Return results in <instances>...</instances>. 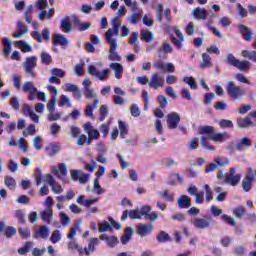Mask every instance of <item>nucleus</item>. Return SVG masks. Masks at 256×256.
I'll list each match as a JSON object with an SVG mask.
<instances>
[{"label": "nucleus", "mask_w": 256, "mask_h": 256, "mask_svg": "<svg viewBox=\"0 0 256 256\" xmlns=\"http://www.w3.org/2000/svg\"><path fill=\"white\" fill-rule=\"evenodd\" d=\"M49 237V228L47 226H42L40 229L35 230L33 234V239H47Z\"/></svg>", "instance_id": "nucleus-14"}, {"label": "nucleus", "mask_w": 256, "mask_h": 256, "mask_svg": "<svg viewBox=\"0 0 256 256\" xmlns=\"http://www.w3.org/2000/svg\"><path fill=\"white\" fill-rule=\"evenodd\" d=\"M22 91L24 93H29L28 101H35L37 99V87L31 81H27L22 86Z\"/></svg>", "instance_id": "nucleus-5"}, {"label": "nucleus", "mask_w": 256, "mask_h": 256, "mask_svg": "<svg viewBox=\"0 0 256 256\" xmlns=\"http://www.w3.org/2000/svg\"><path fill=\"white\" fill-rule=\"evenodd\" d=\"M18 233L22 239H29L31 237V230L29 228H19Z\"/></svg>", "instance_id": "nucleus-51"}, {"label": "nucleus", "mask_w": 256, "mask_h": 256, "mask_svg": "<svg viewBox=\"0 0 256 256\" xmlns=\"http://www.w3.org/2000/svg\"><path fill=\"white\" fill-rule=\"evenodd\" d=\"M52 77H57L58 79H62V77H65V71L61 68H53L51 70Z\"/></svg>", "instance_id": "nucleus-47"}, {"label": "nucleus", "mask_w": 256, "mask_h": 256, "mask_svg": "<svg viewBox=\"0 0 256 256\" xmlns=\"http://www.w3.org/2000/svg\"><path fill=\"white\" fill-rule=\"evenodd\" d=\"M109 73H111L110 69H104L100 73L98 72V75L96 76L99 81H105L107 77H109Z\"/></svg>", "instance_id": "nucleus-56"}, {"label": "nucleus", "mask_w": 256, "mask_h": 256, "mask_svg": "<svg viewBox=\"0 0 256 256\" xmlns=\"http://www.w3.org/2000/svg\"><path fill=\"white\" fill-rule=\"evenodd\" d=\"M36 185H41V181L43 179V173L41 171V168H37L36 172L34 174Z\"/></svg>", "instance_id": "nucleus-59"}, {"label": "nucleus", "mask_w": 256, "mask_h": 256, "mask_svg": "<svg viewBox=\"0 0 256 256\" xmlns=\"http://www.w3.org/2000/svg\"><path fill=\"white\" fill-rule=\"evenodd\" d=\"M110 69L114 70L115 79H121L123 77V65L117 62H112L110 64Z\"/></svg>", "instance_id": "nucleus-18"}, {"label": "nucleus", "mask_w": 256, "mask_h": 256, "mask_svg": "<svg viewBox=\"0 0 256 256\" xmlns=\"http://www.w3.org/2000/svg\"><path fill=\"white\" fill-rule=\"evenodd\" d=\"M106 231H113V227L109 222L104 221L102 223H99V232L100 233H106Z\"/></svg>", "instance_id": "nucleus-43"}, {"label": "nucleus", "mask_w": 256, "mask_h": 256, "mask_svg": "<svg viewBox=\"0 0 256 256\" xmlns=\"http://www.w3.org/2000/svg\"><path fill=\"white\" fill-rule=\"evenodd\" d=\"M129 219H141V213L139 210H130Z\"/></svg>", "instance_id": "nucleus-64"}, {"label": "nucleus", "mask_w": 256, "mask_h": 256, "mask_svg": "<svg viewBox=\"0 0 256 256\" xmlns=\"http://www.w3.org/2000/svg\"><path fill=\"white\" fill-rule=\"evenodd\" d=\"M164 84L165 81L163 80V77L159 76L157 72H154L152 74L148 83L149 87H151L152 89H158L159 87H163Z\"/></svg>", "instance_id": "nucleus-10"}, {"label": "nucleus", "mask_w": 256, "mask_h": 256, "mask_svg": "<svg viewBox=\"0 0 256 256\" xmlns=\"http://www.w3.org/2000/svg\"><path fill=\"white\" fill-rule=\"evenodd\" d=\"M239 29V33H241V35L243 36L244 41H247L248 43H251V41H253V30H251V28L240 24L238 26Z\"/></svg>", "instance_id": "nucleus-11"}, {"label": "nucleus", "mask_w": 256, "mask_h": 256, "mask_svg": "<svg viewBox=\"0 0 256 256\" xmlns=\"http://www.w3.org/2000/svg\"><path fill=\"white\" fill-rule=\"evenodd\" d=\"M28 32H29V28L25 25V23L18 22L16 33H14V37L16 39H19V37H23V35H25V33H28Z\"/></svg>", "instance_id": "nucleus-20"}, {"label": "nucleus", "mask_w": 256, "mask_h": 256, "mask_svg": "<svg viewBox=\"0 0 256 256\" xmlns=\"http://www.w3.org/2000/svg\"><path fill=\"white\" fill-rule=\"evenodd\" d=\"M224 181L228 185H232V187H235V186L239 185V181H241V175L240 174H236V175L226 174Z\"/></svg>", "instance_id": "nucleus-15"}, {"label": "nucleus", "mask_w": 256, "mask_h": 256, "mask_svg": "<svg viewBox=\"0 0 256 256\" xmlns=\"http://www.w3.org/2000/svg\"><path fill=\"white\" fill-rule=\"evenodd\" d=\"M204 191H206V203L213 201V191L208 184L204 185Z\"/></svg>", "instance_id": "nucleus-55"}, {"label": "nucleus", "mask_w": 256, "mask_h": 256, "mask_svg": "<svg viewBox=\"0 0 256 256\" xmlns=\"http://www.w3.org/2000/svg\"><path fill=\"white\" fill-rule=\"evenodd\" d=\"M142 39H144L146 43H151L153 41V32L149 30L142 32Z\"/></svg>", "instance_id": "nucleus-57"}, {"label": "nucleus", "mask_w": 256, "mask_h": 256, "mask_svg": "<svg viewBox=\"0 0 256 256\" xmlns=\"http://www.w3.org/2000/svg\"><path fill=\"white\" fill-rule=\"evenodd\" d=\"M131 237H133V228L131 227L125 228L124 234L120 238L122 245H127V242L131 241Z\"/></svg>", "instance_id": "nucleus-25"}, {"label": "nucleus", "mask_w": 256, "mask_h": 256, "mask_svg": "<svg viewBox=\"0 0 256 256\" xmlns=\"http://www.w3.org/2000/svg\"><path fill=\"white\" fill-rule=\"evenodd\" d=\"M167 120V127L168 129H177V127H179V123H181V115H179V113L177 112H172L169 113L166 116Z\"/></svg>", "instance_id": "nucleus-6"}, {"label": "nucleus", "mask_w": 256, "mask_h": 256, "mask_svg": "<svg viewBox=\"0 0 256 256\" xmlns=\"http://www.w3.org/2000/svg\"><path fill=\"white\" fill-rule=\"evenodd\" d=\"M4 183L8 189H15L17 182H15V178L11 176H6L4 179Z\"/></svg>", "instance_id": "nucleus-40"}, {"label": "nucleus", "mask_w": 256, "mask_h": 256, "mask_svg": "<svg viewBox=\"0 0 256 256\" xmlns=\"http://www.w3.org/2000/svg\"><path fill=\"white\" fill-rule=\"evenodd\" d=\"M60 30L62 33H71V31H73V24L71 23V18L69 16H65L60 21Z\"/></svg>", "instance_id": "nucleus-12"}, {"label": "nucleus", "mask_w": 256, "mask_h": 256, "mask_svg": "<svg viewBox=\"0 0 256 256\" xmlns=\"http://www.w3.org/2000/svg\"><path fill=\"white\" fill-rule=\"evenodd\" d=\"M45 151L47 152L48 157H55L59 151H61V147L57 144H50L45 148Z\"/></svg>", "instance_id": "nucleus-27"}, {"label": "nucleus", "mask_w": 256, "mask_h": 256, "mask_svg": "<svg viewBox=\"0 0 256 256\" xmlns=\"http://www.w3.org/2000/svg\"><path fill=\"white\" fill-rule=\"evenodd\" d=\"M15 217L18 220V223L21 225H25V223H27V219H25V213H23V210H16Z\"/></svg>", "instance_id": "nucleus-41"}, {"label": "nucleus", "mask_w": 256, "mask_h": 256, "mask_svg": "<svg viewBox=\"0 0 256 256\" xmlns=\"http://www.w3.org/2000/svg\"><path fill=\"white\" fill-rule=\"evenodd\" d=\"M200 69H209L213 67V63H211V56L207 53L202 54V63L199 65Z\"/></svg>", "instance_id": "nucleus-26"}, {"label": "nucleus", "mask_w": 256, "mask_h": 256, "mask_svg": "<svg viewBox=\"0 0 256 256\" xmlns=\"http://www.w3.org/2000/svg\"><path fill=\"white\" fill-rule=\"evenodd\" d=\"M255 180L254 176H245L242 180V189L246 193H249V190L253 187V181Z\"/></svg>", "instance_id": "nucleus-22"}, {"label": "nucleus", "mask_w": 256, "mask_h": 256, "mask_svg": "<svg viewBox=\"0 0 256 256\" xmlns=\"http://www.w3.org/2000/svg\"><path fill=\"white\" fill-rule=\"evenodd\" d=\"M35 67H37V57L31 56V57L26 58V60L23 64V69H24L26 75H30V77H32V78L37 77V74L34 71Z\"/></svg>", "instance_id": "nucleus-3"}, {"label": "nucleus", "mask_w": 256, "mask_h": 256, "mask_svg": "<svg viewBox=\"0 0 256 256\" xmlns=\"http://www.w3.org/2000/svg\"><path fill=\"white\" fill-rule=\"evenodd\" d=\"M183 81H184V83H187V85H189L190 89H192V90L197 89V83L195 82V79H193V77L184 76Z\"/></svg>", "instance_id": "nucleus-45"}, {"label": "nucleus", "mask_w": 256, "mask_h": 256, "mask_svg": "<svg viewBox=\"0 0 256 256\" xmlns=\"http://www.w3.org/2000/svg\"><path fill=\"white\" fill-rule=\"evenodd\" d=\"M57 105V97L52 96L51 100L47 104V109L50 113L55 112V106Z\"/></svg>", "instance_id": "nucleus-49"}, {"label": "nucleus", "mask_w": 256, "mask_h": 256, "mask_svg": "<svg viewBox=\"0 0 256 256\" xmlns=\"http://www.w3.org/2000/svg\"><path fill=\"white\" fill-rule=\"evenodd\" d=\"M10 105L14 111H19V109H21V103L18 97H12L10 99Z\"/></svg>", "instance_id": "nucleus-46"}, {"label": "nucleus", "mask_w": 256, "mask_h": 256, "mask_svg": "<svg viewBox=\"0 0 256 256\" xmlns=\"http://www.w3.org/2000/svg\"><path fill=\"white\" fill-rule=\"evenodd\" d=\"M2 43L4 45L3 55H4V57H9V55L11 53V49H13V42H11L9 40V38L4 37V38H2Z\"/></svg>", "instance_id": "nucleus-24"}, {"label": "nucleus", "mask_w": 256, "mask_h": 256, "mask_svg": "<svg viewBox=\"0 0 256 256\" xmlns=\"http://www.w3.org/2000/svg\"><path fill=\"white\" fill-rule=\"evenodd\" d=\"M139 213H140V216H144V219H145V217H147V215L151 213V206L149 205L142 206L139 210Z\"/></svg>", "instance_id": "nucleus-62"}, {"label": "nucleus", "mask_w": 256, "mask_h": 256, "mask_svg": "<svg viewBox=\"0 0 256 256\" xmlns=\"http://www.w3.org/2000/svg\"><path fill=\"white\" fill-rule=\"evenodd\" d=\"M42 139L41 136H35L34 140H33V147L37 150V151H41V149H43V145L42 143Z\"/></svg>", "instance_id": "nucleus-50"}, {"label": "nucleus", "mask_w": 256, "mask_h": 256, "mask_svg": "<svg viewBox=\"0 0 256 256\" xmlns=\"http://www.w3.org/2000/svg\"><path fill=\"white\" fill-rule=\"evenodd\" d=\"M14 235H17V229L13 226H8L5 230V236L7 239H11Z\"/></svg>", "instance_id": "nucleus-53"}, {"label": "nucleus", "mask_w": 256, "mask_h": 256, "mask_svg": "<svg viewBox=\"0 0 256 256\" xmlns=\"http://www.w3.org/2000/svg\"><path fill=\"white\" fill-rule=\"evenodd\" d=\"M192 15L194 19L205 21L207 19V10L205 8L197 7L193 10Z\"/></svg>", "instance_id": "nucleus-21"}, {"label": "nucleus", "mask_w": 256, "mask_h": 256, "mask_svg": "<svg viewBox=\"0 0 256 256\" xmlns=\"http://www.w3.org/2000/svg\"><path fill=\"white\" fill-rule=\"evenodd\" d=\"M226 63L228 65H231L232 67H235L236 69H239V71L247 72L249 69H251V62L244 60L240 61L239 59L235 58V55L232 53H229L226 58Z\"/></svg>", "instance_id": "nucleus-2"}, {"label": "nucleus", "mask_w": 256, "mask_h": 256, "mask_svg": "<svg viewBox=\"0 0 256 256\" xmlns=\"http://www.w3.org/2000/svg\"><path fill=\"white\" fill-rule=\"evenodd\" d=\"M130 113H131L132 117H139V115H141L139 106H137V104H132L130 107Z\"/></svg>", "instance_id": "nucleus-60"}, {"label": "nucleus", "mask_w": 256, "mask_h": 256, "mask_svg": "<svg viewBox=\"0 0 256 256\" xmlns=\"http://www.w3.org/2000/svg\"><path fill=\"white\" fill-rule=\"evenodd\" d=\"M218 125H219L220 129H233V127H234L233 121H231L229 119L219 120Z\"/></svg>", "instance_id": "nucleus-35"}, {"label": "nucleus", "mask_w": 256, "mask_h": 256, "mask_svg": "<svg viewBox=\"0 0 256 256\" xmlns=\"http://www.w3.org/2000/svg\"><path fill=\"white\" fill-rule=\"evenodd\" d=\"M226 91L232 99H239V97H243V91H241V87L236 86L235 82L229 81L226 86Z\"/></svg>", "instance_id": "nucleus-4"}, {"label": "nucleus", "mask_w": 256, "mask_h": 256, "mask_svg": "<svg viewBox=\"0 0 256 256\" xmlns=\"http://www.w3.org/2000/svg\"><path fill=\"white\" fill-rule=\"evenodd\" d=\"M51 190L53 191V193H55L56 195H59L60 193H63V187L56 182H54L53 184H50Z\"/></svg>", "instance_id": "nucleus-54"}, {"label": "nucleus", "mask_w": 256, "mask_h": 256, "mask_svg": "<svg viewBox=\"0 0 256 256\" xmlns=\"http://www.w3.org/2000/svg\"><path fill=\"white\" fill-rule=\"evenodd\" d=\"M48 2L47 0H37L36 2V8L39 11H45V9L47 8Z\"/></svg>", "instance_id": "nucleus-63"}, {"label": "nucleus", "mask_w": 256, "mask_h": 256, "mask_svg": "<svg viewBox=\"0 0 256 256\" xmlns=\"http://www.w3.org/2000/svg\"><path fill=\"white\" fill-rule=\"evenodd\" d=\"M192 223L196 229H209V227L213 225V218H196L192 221Z\"/></svg>", "instance_id": "nucleus-8"}, {"label": "nucleus", "mask_w": 256, "mask_h": 256, "mask_svg": "<svg viewBox=\"0 0 256 256\" xmlns=\"http://www.w3.org/2000/svg\"><path fill=\"white\" fill-rule=\"evenodd\" d=\"M198 133L199 135H207L208 139L214 143H225V141L231 139L229 132L217 133L215 127L209 125L199 126Z\"/></svg>", "instance_id": "nucleus-1"}, {"label": "nucleus", "mask_w": 256, "mask_h": 256, "mask_svg": "<svg viewBox=\"0 0 256 256\" xmlns=\"http://www.w3.org/2000/svg\"><path fill=\"white\" fill-rule=\"evenodd\" d=\"M71 107V99L67 97L66 95H61L60 96V101L58 102V107Z\"/></svg>", "instance_id": "nucleus-39"}, {"label": "nucleus", "mask_w": 256, "mask_h": 256, "mask_svg": "<svg viewBox=\"0 0 256 256\" xmlns=\"http://www.w3.org/2000/svg\"><path fill=\"white\" fill-rule=\"evenodd\" d=\"M222 221H224L226 223V225H230L231 227H237V221H235V219H233V217L224 214L221 216Z\"/></svg>", "instance_id": "nucleus-37"}, {"label": "nucleus", "mask_w": 256, "mask_h": 256, "mask_svg": "<svg viewBox=\"0 0 256 256\" xmlns=\"http://www.w3.org/2000/svg\"><path fill=\"white\" fill-rule=\"evenodd\" d=\"M41 215L42 221H44L48 225H51V223H53V210L49 209L47 211H43Z\"/></svg>", "instance_id": "nucleus-31"}, {"label": "nucleus", "mask_w": 256, "mask_h": 256, "mask_svg": "<svg viewBox=\"0 0 256 256\" xmlns=\"http://www.w3.org/2000/svg\"><path fill=\"white\" fill-rule=\"evenodd\" d=\"M178 206L180 209H189L191 207V198L187 195H181L178 198Z\"/></svg>", "instance_id": "nucleus-23"}, {"label": "nucleus", "mask_w": 256, "mask_h": 256, "mask_svg": "<svg viewBox=\"0 0 256 256\" xmlns=\"http://www.w3.org/2000/svg\"><path fill=\"white\" fill-rule=\"evenodd\" d=\"M251 147V139L247 137L240 138V141L236 144V151H245V149H249Z\"/></svg>", "instance_id": "nucleus-16"}, {"label": "nucleus", "mask_w": 256, "mask_h": 256, "mask_svg": "<svg viewBox=\"0 0 256 256\" xmlns=\"http://www.w3.org/2000/svg\"><path fill=\"white\" fill-rule=\"evenodd\" d=\"M59 217L62 221V225H64V227H67V225H69L71 218H69V216H67V214H65V212H60Z\"/></svg>", "instance_id": "nucleus-61"}, {"label": "nucleus", "mask_w": 256, "mask_h": 256, "mask_svg": "<svg viewBox=\"0 0 256 256\" xmlns=\"http://www.w3.org/2000/svg\"><path fill=\"white\" fill-rule=\"evenodd\" d=\"M118 129L120 131V139H125V135H129V127L123 120L118 121Z\"/></svg>", "instance_id": "nucleus-29"}, {"label": "nucleus", "mask_w": 256, "mask_h": 256, "mask_svg": "<svg viewBox=\"0 0 256 256\" xmlns=\"http://www.w3.org/2000/svg\"><path fill=\"white\" fill-rule=\"evenodd\" d=\"M110 45L108 59L109 61H121V57L117 54V42H108Z\"/></svg>", "instance_id": "nucleus-13"}, {"label": "nucleus", "mask_w": 256, "mask_h": 256, "mask_svg": "<svg viewBox=\"0 0 256 256\" xmlns=\"http://www.w3.org/2000/svg\"><path fill=\"white\" fill-rule=\"evenodd\" d=\"M136 229L140 237H147V235H150V233L155 229V225H153L152 223H139L136 226Z\"/></svg>", "instance_id": "nucleus-7"}, {"label": "nucleus", "mask_w": 256, "mask_h": 256, "mask_svg": "<svg viewBox=\"0 0 256 256\" xmlns=\"http://www.w3.org/2000/svg\"><path fill=\"white\" fill-rule=\"evenodd\" d=\"M200 145L204 147V149H208L209 151H215V146L209 145V141L206 136H201Z\"/></svg>", "instance_id": "nucleus-38"}, {"label": "nucleus", "mask_w": 256, "mask_h": 256, "mask_svg": "<svg viewBox=\"0 0 256 256\" xmlns=\"http://www.w3.org/2000/svg\"><path fill=\"white\" fill-rule=\"evenodd\" d=\"M33 5H28L27 8L24 11V19L26 23H32L33 21Z\"/></svg>", "instance_id": "nucleus-34"}, {"label": "nucleus", "mask_w": 256, "mask_h": 256, "mask_svg": "<svg viewBox=\"0 0 256 256\" xmlns=\"http://www.w3.org/2000/svg\"><path fill=\"white\" fill-rule=\"evenodd\" d=\"M159 54L161 55V53H165L166 55L169 53H173V46H171V44L169 43H164L163 46H161L158 50Z\"/></svg>", "instance_id": "nucleus-42"}, {"label": "nucleus", "mask_w": 256, "mask_h": 256, "mask_svg": "<svg viewBox=\"0 0 256 256\" xmlns=\"http://www.w3.org/2000/svg\"><path fill=\"white\" fill-rule=\"evenodd\" d=\"M100 116L99 121H103L104 119H107V115H109V109L107 105H102L99 110Z\"/></svg>", "instance_id": "nucleus-44"}, {"label": "nucleus", "mask_w": 256, "mask_h": 256, "mask_svg": "<svg viewBox=\"0 0 256 256\" xmlns=\"http://www.w3.org/2000/svg\"><path fill=\"white\" fill-rule=\"evenodd\" d=\"M246 213L247 209L245 208V206H238L233 210V215H235L237 219H243Z\"/></svg>", "instance_id": "nucleus-32"}, {"label": "nucleus", "mask_w": 256, "mask_h": 256, "mask_svg": "<svg viewBox=\"0 0 256 256\" xmlns=\"http://www.w3.org/2000/svg\"><path fill=\"white\" fill-rule=\"evenodd\" d=\"M236 123L240 129H245V128L251 127V125H253V122L251 121V118L249 116H247L245 118H238Z\"/></svg>", "instance_id": "nucleus-28"}, {"label": "nucleus", "mask_w": 256, "mask_h": 256, "mask_svg": "<svg viewBox=\"0 0 256 256\" xmlns=\"http://www.w3.org/2000/svg\"><path fill=\"white\" fill-rule=\"evenodd\" d=\"M101 241H106L108 247H115L116 245H119V239L117 236H107L105 234L100 236Z\"/></svg>", "instance_id": "nucleus-17"}, {"label": "nucleus", "mask_w": 256, "mask_h": 256, "mask_svg": "<svg viewBox=\"0 0 256 256\" xmlns=\"http://www.w3.org/2000/svg\"><path fill=\"white\" fill-rule=\"evenodd\" d=\"M51 243H59L61 241V232L59 230H54L51 237H50Z\"/></svg>", "instance_id": "nucleus-52"}, {"label": "nucleus", "mask_w": 256, "mask_h": 256, "mask_svg": "<svg viewBox=\"0 0 256 256\" xmlns=\"http://www.w3.org/2000/svg\"><path fill=\"white\" fill-rule=\"evenodd\" d=\"M158 243H169L171 241V236L165 231H160V233L156 236Z\"/></svg>", "instance_id": "nucleus-33"}, {"label": "nucleus", "mask_w": 256, "mask_h": 256, "mask_svg": "<svg viewBox=\"0 0 256 256\" xmlns=\"http://www.w3.org/2000/svg\"><path fill=\"white\" fill-rule=\"evenodd\" d=\"M115 35H119V28L108 29L105 34V39H106L107 43H117V40L115 38H113V37H115Z\"/></svg>", "instance_id": "nucleus-19"}, {"label": "nucleus", "mask_w": 256, "mask_h": 256, "mask_svg": "<svg viewBox=\"0 0 256 256\" xmlns=\"http://www.w3.org/2000/svg\"><path fill=\"white\" fill-rule=\"evenodd\" d=\"M15 45L22 51V53H31V51H33V47L24 41H16Z\"/></svg>", "instance_id": "nucleus-30"}, {"label": "nucleus", "mask_w": 256, "mask_h": 256, "mask_svg": "<svg viewBox=\"0 0 256 256\" xmlns=\"http://www.w3.org/2000/svg\"><path fill=\"white\" fill-rule=\"evenodd\" d=\"M31 247H33V242H26L23 247L18 249L19 255H25Z\"/></svg>", "instance_id": "nucleus-48"}, {"label": "nucleus", "mask_w": 256, "mask_h": 256, "mask_svg": "<svg viewBox=\"0 0 256 256\" xmlns=\"http://www.w3.org/2000/svg\"><path fill=\"white\" fill-rule=\"evenodd\" d=\"M158 103H159L161 109H165V107H167V105H169V101H168L167 97H165L163 95L158 96Z\"/></svg>", "instance_id": "nucleus-58"}, {"label": "nucleus", "mask_w": 256, "mask_h": 256, "mask_svg": "<svg viewBox=\"0 0 256 256\" xmlns=\"http://www.w3.org/2000/svg\"><path fill=\"white\" fill-rule=\"evenodd\" d=\"M52 43L55 47L60 45L63 49H67V47H69V40L67 37L63 36V34L54 33L52 35Z\"/></svg>", "instance_id": "nucleus-9"}, {"label": "nucleus", "mask_w": 256, "mask_h": 256, "mask_svg": "<svg viewBox=\"0 0 256 256\" xmlns=\"http://www.w3.org/2000/svg\"><path fill=\"white\" fill-rule=\"evenodd\" d=\"M40 59L43 65H51V63H53V58L47 52H42L40 55Z\"/></svg>", "instance_id": "nucleus-36"}]
</instances>
